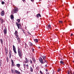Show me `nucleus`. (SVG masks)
I'll return each instance as SVG.
<instances>
[{
  "mask_svg": "<svg viewBox=\"0 0 74 74\" xmlns=\"http://www.w3.org/2000/svg\"><path fill=\"white\" fill-rule=\"evenodd\" d=\"M18 53L19 57H22L23 55V53L22 52V50H21V48H18Z\"/></svg>",
  "mask_w": 74,
  "mask_h": 74,
  "instance_id": "f257e3e1",
  "label": "nucleus"
},
{
  "mask_svg": "<svg viewBox=\"0 0 74 74\" xmlns=\"http://www.w3.org/2000/svg\"><path fill=\"white\" fill-rule=\"evenodd\" d=\"M39 60L40 62L42 64H44V63H45V62H44V60H43V59L42 58H41V57H39Z\"/></svg>",
  "mask_w": 74,
  "mask_h": 74,
  "instance_id": "f03ea898",
  "label": "nucleus"
},
{
  "mask_svg": "<svg viewBox=\"0 0 74 74\" xmlns=\"http://www.w3.org/2000/svg\"><path fill=\"white\" fill-rule=\"evenodd\" d=\"M18 8L17 7L15 8L13 10L14 13V14L17 13V12H18Z\"/></svg>",
  "mask_w": 74,
  "mask_h": 74,
  "instance_id": "7ed1b4c3",
  "label": "nucleus"
},
{
  "mask_svg": "<svg viewBox=\"0 0 74 74\" xmlns=\"http://www.w3.org/2000/svg\"><path fill=\"white\" fill-rule=\"evenodd\" d=\"M13 49L14 53L16 54L17 53V52H16V47L14 46V45H13Z\"/></svg>",
  "mask_w": 74,
  "mask_h": 74,
  "instance_id": "20e7f679",
  "label": "nucleus"
},
{
  "mask_svg": "<svg viewBox=\"0 0 74 74\" xmlns=\"http://www.w3.org/2000/svg\"><path fill=\"white\" fill-rule=\"evenodd\" d=\"M3 32L4 36H6V35H7V28L5 27L4 29Z\"/></svg>",
  "mask_w": 74,
  "mask_h": 74,
  "instance_id": "39448f33",
  "label": "nucleus"
},
{
  "mask_svg": "<svg viewBox=\"0 0 74 74\" xmlns=\"http://www.w3.org/2000/svg\"><path fill=\"white\" fill-rule=\"evenodd\" d=\"M16 24L18 27V29H21L22 26H21V24L18 23H16Z\"/></svg>",
  "mask_w": 74,
  "mask_h": 74,
  "instance_id": "423d86ee",
  "label": "nucleus"
},
{
  "mask_svg": "<svg viewBox=\"0 0 74 74\" xmlns=\"http://www.w3.org/2000/svg\"><path fill=\"white\" fill-rule=\"evenodd\" d=\"M12 51H11V50H9V55L10 59H11V56H12Z\"/></svg>",
  "mask_w": 74,
  "mask_h": 74,
  "instance_id": "0eeeda50",
  "label": "nucleus"
},
{
  "mask_svg": "<svg viewBox=\"0 0 74 74\" xmlns=\"http://www.w3.org/2000/svg\"><path fill=\"white\" fill-rule=\"evenodd\" d=\"M11 62H12L11 66L12 67H14V66H16V65L15 64V63H14V61L12 59L11 60Z\"/></svg>",
  "mask_w": 74,
  "mask_h": 74,
  "instance_id": "6e6552de",
  "label": "nucleus"
},
{
  "mask_svg": "<svg viewBox=\"0 0 74 74\" xmlns=\"http://www.w3.org/2000/svg\"><path fill=\"white\" fill-rule=\"evenodd\" d=\"M25 61H24V62L25 63H28L29 62V60L27 58H25Z\"/></svg>",
  "mask_w": 74,
  "mask_h": 74,
  "instance_id": "1a4fd4ad",
  "label": "nucleus"
},
{
  "mask_svg": "<svg viewBox=\"0 0 74 74\" xmlns=\"http://www.w3.org/2000/svg\"><path fill=\"white\" fill-rule=\"evenodd\" d=\"M14 36H16V37H18V32L17 31H15L14 33Z\"/></svg>",
  "mask_w": 74,
  "mask_h": 74,
  "instance_id": "9d476101",
  "label": "nucleus"
},
{
  "mask_svg": "<svg viewBox=\"0 0 74 74\" xmlns=\"http://www.w3.org/2000/svg\"><path fill=\"white\" fill-rule=\"evenodd\" d=\"M1 16H4L5 15V12L4 10H2L1 12Z\"/></svg>",
  "mask_w": 74,
  "mask_h": 74,
  "instance_id": "9b49d317",
  "label": "nucleus"
},
{
  "mask_svg": "<svg viewBox=\"0 0 74 74\" xmlns=\"http://www.w3.org/2000/svg\"><path fill=\"white\" fill-rule=\"evenodd\" d=\"M14 71L15 73H16V74H21V72L19 71H18L15 70H14Z\"/></svg>",
  "mask_w": 74,
  "mask_h": 74,
  "instance_id": "f8f14e48",
  "label": "nucleus"
},
{
  "mask_svg": "<svg viewBox=\"0 0 74 74\" xmlns=\"http://www.w3.org/2000/svg\"><path fill=\"white\" fill-rule=\"evenodd\" d=\"M47 56H42V57L43 58V59L44 60H45L46 59V58Z\"/></svg>",
  "mask_w": 74,
  "mask_h": 74,
  "instance_id": "ddd939ff",
  "label": "nucleus"
},
{
  "mask_svg": "<svg viewBox=\"0 0 74 74\" xmlns=\"http://www.w3.org/2000/svg\"><path fill=\"white\" fill-rule=\"evenodd\" d=\"M10 18L11 19H14V15L13 14H11L10 15Z\"/></svg>",
  "mask_w": 74,
  "mask_h": 74,
  "instance_id": "4468645a",
  "label": "nucleus"
},
{
  "mask_svg": "<svg viewBox=\"0 0 74 74\" xmlns=\"http://www.w3.org/2000/svg\"><path fill=\"white\" fill-rule=\"evenodd\" d=\"M34 41L36 43H38V40L37 39H34Z\"/></svg>",
  "mask_w": 74,
  "mask_h": 74,
  "instance_id": "2eb2a0df",
  "label": "nucleus"
},
{
  "mask_svg": "<svg viewBox=\"0 0 74 74\" xmlns=\"http://www.w3.org/2000/svg\"><path fill=\"white\" fill-rule=\"evenodd\" d=\"M46 27L47 29H48V30H49V29H51V25H49L47 27Z\"/></svg>",
  "mask_w": 74,
  "mask_h": 74,
  "instance_id": "dca6fc26",
  "label": "nucleus"
},
{
  "mask_svg": "<svg viewBox=\"0 0 74 74\" xmlns=\"http://www.w3.org/2000/svg\"><path fill=\"white\" fill-rule=\"evenodd\" d=\"M16 66H17V67L19 69L20 68V66H21V64H16Z\"/></svg>",
  "mask_w": 74,
  "mask_h": 74,
  "instance_id": "f3484780",
  "label": "nucleus"
},
{
  "mask_svg": "<svg viewBox=\"0 0 74 74\" xmlns=\"http://www.w3.org/2000/svg\"><path fill=\"white\" fill-rule=\"evenodd\" d=\"M17 40H18V42H20V39H19V37H16Z\"/></svg>",
  "mask_w": 74,
  "mask_h": 74,
  "instance_id": "a211bd4d",
  "label": "nucleus"
},
{
  "mask_svg": "<svg viewBox=\"0 0 74 74\" xmlns=\"http://www.w3.org/2000/svg\"><path fill=\"white\" fill-rule=\"evenodd\" d=\"M36 16L37 17V18H39V16H40V17H41V14H38L36 15Z\"/></svg>",
  "mask_w": 74,
  "mask_h": 74,
  "instance_id": "6ab92c4d",
  "label": "nucleus"
},
{
  "mask_svg": "<svg viewBox=\"0 0 74 74\" xmlns=\"http://www.w3.org/2000/svg\"><path fill=\"white\" fill-rule=\"evenodd\" d=\"M30 70L31 72H33V68L32 66L30 67Z\"/></svg>",
  "mask_w": 74,
  "mask_h": 74,
  "instance_id": "aec40b11",
  "label": "nucleus"
},
{
  "mask_svg": "<svg viewBox=\"0 0 74 74\" xmlns=\"http://www.w3.org/2000/svg\"><path fill=\"white\" fill-rule=\"evenodd\" d=\"M29 46H31V47H32V46H33V43H32L30 42H29Z\"/></svg>",
  "mask_w": 74,
  "mask_h": 74,
  "instance_id": "412c9836",
  "label": "nucleus"
},
{
  "mask_svg": "<svg viewBox=\"0 0 74 74\" xmlns=\"http://www.w3.org/2000/svg\"><path fill=\"white\" fill-rule=\"evenodd\" d=\"M32 59L34 62H36V59H35V58H32Z\"/></svg>",
  "mask_w": 74,
  "mask_h": 74,
  "instance_id": "4be33fe9",
  "label": "nucleus"
},
{
  "mask_svg": "<svg viewBox=\"0 0 74 74\" xmlns=\"http://www.w3.org/2000/svg\"><path fill=\"white\" fill-rule=\"evenodd\" d=\"M29 62H30L31 64H32V63H33V61L31 59L29 60Z\"/></svg>",
  "mask_w": 74,
  "mask_h": 74,
  "instance_id": "5701e85b",
  "label": "nucleus"
},
{
  "mask_svg": "<svg viewBox=\"0 0 74 74\" xmlns=\"http://www.w3.org/2000/svg\"><path fill=\"white\" fill-rule=\"evenodd\" d=\"M5 51H6V53H7L8 52V49H7V48H5Z\"/></svg>",
  "mask_w": 74,
  "mask_h": 74,
  "instance_id": "b1692460",
  "label": "nucleus"
},
{
  "mask_svg": "<svg viewBox=\"0 0 74 74\" xmlns=\"http://www.w3.org/2000/svg\"><path fill=\"white\" fill-rule=\"evenodd\" d=\"M1 23H2L3 22H4V20H3V19H1Z\"/></svg>",
  "mask_w": 74,
  "mask_h": 74,
  "instance_id": "393cba45",
  "label": "nucleus"
},
{
  "mask_svg": "<svg viewBox=\"0 0 74 74\" xmlns=\"http://www.w3.org/2000/svg\"><path fill=\"white\" fill-rule=\"evenodd\" d=\"M60 63H61V64H64V62L62 61H60Z\"/></svg>",
  "mask_w": 74,
  "mask_h": 74,
  "instance_id": "a878e982",
  "label": "nucleus"
},
{
  "mask_svg": "<svg viewBox=\"0 0 74 74\" xmlns=\"http://www.w3.org/2000/svg\"><path fill=\"white\" fill-rule=\"evenodd\" d=\"M16 21H18V23H19L20 21H21V20L20 19H17Z\"/></svg>",
  "mask_w": 74,
  "mask_h": 74,
  "instance_id": "bb28decb",
  "label": "nucleus"
},
{
  "mask_svg": "<svg viewBox=\"0 0 74 74\" xmlns=\"http://www.w3.org/2000/svg\"><path fill=\"white\" fill-rule=\"evenodd\" d=\"M61 71V69H58V72H60Z\"/></svg>",
  "mask_w": 74,
  "mask_h": 74,
  "instance_id": "cd10ccee",
  "label": "nucleus"
},
{
  "mask_svg": "<svg viewBox=\"0 0 74 74\" xmlns=\"http://www.w3.org/2000/svg\"><path fill=\"white\" fill-rule=\"evenodd\" d=\"M3 41L2 39L1 40V42L2 44H3Z\"/></svg>",
  "mask_w": 74,
  "mask_h": 74,
  "instance_id": "c85d7f7f",
  "label": "nucleus"
},
{
  "mask_svg": "<svg viewBox=\"0 0 74 74\" xmlns=\"http://www.w3.org/2000/svg\"><path fill=\"white\" fill-rule=\"evenodd\" d=\"M44 60V61H45L44 62H45H45H46V63H48V61H47V60Z\"/></svg>",
  "mask_w": 74,
  "mask_h": 74,
  "instance_id": "c756f323",
  "label": "nucleus"
},
{
  "mask_svg": "<svg viewBox=\"0 0 74 74\" xmlns=\"http://www.w3.org/2000/svg\"><path fill=\"white\" fill-rule=\"evenodd\" d=\"M4 3H5L3 1H2V2H1V4L3 5V4H4Z\"/></svg>",
  "mask_w": 74,
  "mask_h": 74,
  "instance_id": "7c9ffc66",
  "label": "nucleus"
},
{
  "mask_svg": "<svg viewBox=\"0 0 74 74\" xmlns=\"http://www.w3.org/2000/svg\"><path fill=\"white\" fill-rule=\"evenodd\" d=\"M40 74H43V73L41 71H40Z\"/></svg>",
  "mask_w": 74,
  "mask_h": 74,
  "instance_id": "2f4dec72",
  "label": "nucleus"
},
{
  "mask_svg": "<svg viewBox=\"0 0 74 74\" xmlns=\"http://www.w3.org/2000/svg\"><path fill=\"white\" fill-rule=\"evenodd\" d=\"M59 23H63V21H59Z\"/></svg>",
  "mask_w": 74,
  "mask_h": 74,
  "instance_id": "473e14b6",
  "label": "nucleus"
},
{
  "mask_svg": "<svg viewBox=\"0 0 74 74\" xmlns=\"http://www.w3.org/2000/svg\"><path fill=\"white\" fill-rule=\"evenodd\" d=\"M11 71H12V73H14V70L13 69H12L11 70Z\"/></svg>",
  "mask_w": 74,
  "mask_h": 74,
  "instance_id": "72a5a7b5",
  "label": "nucleus"
},
{
  "mask_svg": "<svg viewBox=\"0 0 74 74\" xmlns=\"http://www.w3.org/2000/svg\"><path fill=\"white\" fill-rule=\"evenodd\" d=\"M25 65H26V64H23V66H24V67H25Z\"/></svg>",
  "mask_w": 74,
  "mask_h": 74,
  "instance_id": "f704fd0d",
  "label": "nucleus"
},
{
  "mask_svg": "<svg viewBox=\"0 0 74 74\" xmlns=\"http://www.w3.org/2000/svg\"><path fill=\"white\" fill-rule=\"evenodd\" d=\"M29 34H30V35H31V34H30V32H27Z\"/></svg>",
  "mask_w": 74,
  "mask_h": 74,
  "instance_id": "c9c22d12",
  "label": "nucleus"
},
{
  "mask_svg": "<svg viewBox=\"0 0 74 74\" xmlns=\"http://www.w3.org/2000/svg\"><path fill=\"white\" fill-rule=\"evenodd\" d=\"M32 52H33V51H34V49L32 48Z\"/></svg>",
  "mask_w": 74,
  "mask_h": 74,
  "instance_id": "e433bc0d",
  "label": "nucleus"
},
{
  "mask_svg": "<svg viewBox=\"0 0 74 74\" xmlns=\"http://www.w3.org/2000/svg\"><path fill=\"white\" fill-rule=\"evenodd\" d=\"M25 47H26L27 46V44L26 43H25Z\"/></svg>",
  "mask_w": 74,
  "mask_h": 74,
  "instance_id": "4c0bfd02",
  "label": "nucleus"
},
{
  "mask_svg": "<svg viewBox=\"0 0 74 74\" xmlns=\"http://www.w3.org/2000/svg\"><path fill=\"white\" fill-rule=\"evenodd\" d=\"M26 66L27 67H29V65L28 64H27Z\"/></svg>",
  "mask_w": 74,
  "mask_h": 74,
  "instance_id": "58836bf2",
  "label": "nucleus"
},
{
  "mask_svg": "<svg viewBox=\"0 0 74 74\" xmlns=\"http://www.w3.org/2000/svg\"><path fill=\"white\" fill-rule=\"evenodd\" d=\"M73 35H74L73 34H71V36H73Z\"/></svg>",
  "mask_w": 74,
  "mask_h": 74,
  "instance_id": "ea45409f",
  "label": "nucleus"
},
{
  "mask_svg": "<svg viewBox=\"0 0 74 74\" xmlns=\"http://www.w3.org/2000/svg\"><path fill=\"white\" fill-rule=\"evenodd\" d=\"M45 71H47V72H48V69H46L45 70Z\"/></svg>",
  "mask_w": 74,
  "mask_h": 74,
  "instance_id": "a19ab883",
  "label": "nucleus"
},
{
  "mask_svg": "<svg viewBox=\"0 0 74 74\" xmlns=\"http://www.w3.org/2000/svg\"><path fill=\"white\" fill-rule=\"evenodd\" d=\"M31 1H32V2H33V1H34V0H31Z\"/></svg>",
  "mask_w": 74,
  "mask_h": 74,
  "instance_id": "79ce46f5",
  "label": "nucleus"
},
{
  "mask_svg": "<svg viewBox=\"0 0 74 74\" xmlns=\"http://www.w3.org/2000/svg\"><path fill=\"white\" fill-rule=\"evenodd\" d=\"M21 30H22V31H23V29L21 28Z\"/></svg>",
  "mask_w": 74,
  "mask_h": 74,
  "instance_id": "37998d69",
  "label": "nucleus"
},
{
  "mask_svg": "<svg viewBox=\"0 0 74 74\" xmlns=\"http://www.w3.org/2000/svg\"><path fill=\"white\" fill-rule=\"evenodd\" d=\"M46 74H49V73H48V72H47V73H46Z\"/></svg>",
  "mask_w": 74,
  "mask_h": 74,
  "instance_id": "c03bdc74",
  "label": "nucleus"
},
{
  "mask_svg": "<svg viewBox=\"0 0 74 74\" xmlns=\"http://www.w3.org/2000/svg\"><path fill=\"white\" fill-rule=\"evenodd\" d=\"M22 1H23L24 2V1H25V0H22Z\"/></svg>",
  "mask_w": 74,
  "mask_h": 74,
  "instance_id": "a18cd8bd",
  "label": "nucleus"
},
{
  "mask_svg": "<svg viewBox=\"0 0 74 74\" xmlns=\"http://www.w3.org/2000/svg\"><path fill=\"white\" fill-rule=\"evenodd\" d=\"M45 67H47V64H46Z\"/></svg>",
  "mask_w": 74,
  "mask_h": 74,
  "instance_id": "49530a36",
  "label": "nucleus"
},
{
  "mask_svg": "<svg viewBox=\"0 0 74 74\" xmlns=\"http://www.w3.org/2000/svg\"><path fill=\"white\" fill-rule=\"evenodd\" d=\"M68 74H70V73H69V72L68 73Z\"/></svg>",
  "mask_w": 74,
  "mask_h": 74,
  "instance_id": "de8ad7c7",
  "label": "nucleus"
},
{
  "mask_svg": "<svg viewBox=\"0 0 74 74\" xmlns=\"http://www.w3.org/2000/svg\"><path fill=\"white\" fill-rule=\"evenodd\" d=\"M69 25H70V26H71V25L70 24H69Z\"/></svg>",
  "mask_w": 74,
  "mask_h": 74,
  "instance_id": "09e8293b",
  "label": "nucleus"
},
{
  "mask_svg": "<svg viewBox=\"0 0 74 74\" xmlns=\"http://www.w3.org/2000/svg\"><path fill=\"white\" fill-rule=\"evenodd\" d=\"M73 74H74V71H73Z\"/></svg>",
  "mask_w": 74,
  "mask_h": 74,
  "instance_id": "8fccbe9b",
  "label": "nucleus"
},
{
  "mask_svg": "<svg viewBox=\"0 0 74 74\" xmlns=\"http://www.w3.org/2000/svg\"><path fill=\"white\" fill-rule=\"evenodd\" d=\"M38 48H40V47H38Z\"/></svg>",
  "mask_w": 74,
  "mask_h": 74,
  "instance_id": "3c124183",
  "label": "nucleus"
},
{
  "mask_svg": "<svg viewBox=\"0 0 74 74\" xmlns=\"http://www.w3.org/2000/svg\"><path fill=\"white\" fill-rule=\"evenodd\" d=\"M73 63H74V61H73Z\"/></svg>",
  "mask_w": 74,
  "mask_h": 74,
  "instance_id": "603ef678",
  "label": "nucleus"
},
{
  "mask_svg": "<svg viewBox=\"0 0 74 74\" xmlns=\"http://www.w3.org/2000/svg\"><path fill=\"white\" fill-rule=\"evenodd\" d=\"M52 74H55V73H53Z\"/></svg>",
  "mask_w": 74,
  "mask_h": 74,
  "instance_id": "864d4df0",
  "label": "nucleus"
},
{
  "mask_svg": "<svg viewBox=\"0 0 74 74\" xmlns=\"http://www.w3.org/2000/svg\"><path fill=\"white\" fill-rule=\"evenodd\" d=\"M39 1H40V0H39Z\"/></svg>",
  "mask_w": 74,
  "mask_h": 74,
  "instance_id": "5fc2aeb1",
  "label": "nucleus"
},
{
  "mask_svg": "<svg viewBox=\"0 0 74 74\" xmlns=\"http://www.w3.org/2000/svg\"><path fill=\"white\" fill-rule=\"evenodd\" d=\"M74 7H73V8H74Z\"/></svg>",
  "mask_w": 74,
  "mask_h": 74,
  "instance_id": "6e6d98bb",
  "label": "nucleus"
}]
</instances>
